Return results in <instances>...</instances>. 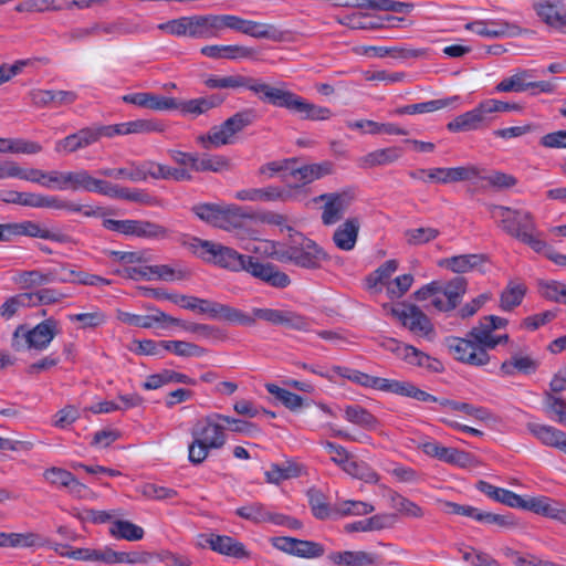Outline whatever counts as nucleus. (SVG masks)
<instances>
[{
  "instance_id": "obj_40",
  "label": "nucleus",
  "mask_w": 566,
  "mask_h": 566,
  "mask_svg": "<svg viewBox=\"0 0 566 566\" xmlns=\"http://www.w3.org/2000/svg\"><path fill=\"white\" fill-rule=\"evenodd\" d=\"M201 54L210 59H244L253 54V50L242 45H206Z\"/></svg>"
},
{
  "instance_id": "obj_41",
  "label": "nucleus",
  "mask_w": 566,
  "mask_h": 566,
  "mask_svg": "<svg viewBox=\"0 0 566 566\" xmlns=\"http://www.w3.org/2000/svg\"><path fill=\"white\" fill-rule=\"evenodd\" d=\"M171 325H177L184 331L196 334L201 339H224L226 334L219 327L209 324L186 322L171 316Z\"/></svg>"
},
{
  "instance_id": "obj_10",
  "label": "nucleus",
  "mask_w": 566,
  "mask_h": 566,
  "mask_svg": "<svg viewBox=\"0 0 566 566\" xmlns=\"http://www.w3.org/2000/svg\"><path fill=\"white\" fill-rule=\"evenodd\" d=\"M416 391L421 396L411 397L418 401L422 402H434L438 403L441 408L450 409L453 411H460L474 418L478 421L485 423H495L497 422V417L488 408L482 406H474L468 402L451 400L448 398H438L416 386Z\"/></svg>"
},
{
  "instance_id": "obj_28",
  "label": "nucleus",
  "mask_w": 566,
  "mask_h": 566,
  "mask_svg": "<svg viewBox=\"0 0 566 566\" xmlns=\"http://www.w3.org/2000/svg\"><path fill=\"white\" fill-rule=\"evenodd\" d=\"M465 29L480 36L490 39L511 34V25L501 20H475L467 23Z\"/></svg>"
},
{
  "instance_id": "obj_64",
  "label": "nucleus",
  "mask_w": 566,
  "mask_h": 566,
  "mask_svg": "<svg viewBox=\"0 0 566 566\" xmlns=\"http://www.w3.org/2000/svg\"><path fill=\"white\" fill-rule=\"evenodd\" d=\"M269 394L273 395L279 401H281L287 409L295 411L303 406V398L292 391L279 387L274 384H268L265 386Z\"/></svg>"
},
{
  "instance_id": "obj_55",
  "label": "nucleus",
  "mask_w": 566,
  "mask_h": 566,
  "mask_svg": "<svg viewBox=\"0 0 566 566\" xmlns=\"http://www.w3.org/2000/svg\"><path fill=\"white\" fill-rule=\"evenodd\" d=\"M53 210H64L69 212L82 213L84 217H99L103 216V209L101 207H93L88 205H80L70 200L62 199L59 196H54Z\"/></svg>"
},
{
  "instance_id": "obj_46",
  "label": "nucleus",
  "mask_w": 566,
  "mask_h": 566,
  "mask_svg": "<svg viewBox=\"0 0 566 566\" xmlns=\"http://www.w3.org/2000/svg\"><path fill=\"white\" fill-rule=\"evenodd\" d=\"M390 506L395 509L400 515L407 517L420 518L424 512L417 503L410 501L396 491L390 490L388 493Z\"/></svg>"
},
{
  "instance_id": "obj_20",
  "label": "nucleus",
  "mask_w": 566,
  "mask_h": 566,
  "mask_svg": "<svg viewBox=\"0 0 566 566\" xmlns=\"http://www.w3.org/2000/svg\"><path fill=\"white\" fill-rule=\"evenodd\" d=\"M534 9L546 24L557 29L566 25V9L562 0H539Z\"/></svg>"
},
{
  "instance_id": "obj_33",
  "label": "nucleus",
  "mask_w": 566,
  "mask_h": 566,
  "mask_svg": "<svg viewBox=\"0 0 566 566\" xmlns=\"http://www.w3.org/2000/svg\"><path fill=\"white\" fill-rule=\"evenodd\" d=\"M476 489L490 499L510 507L520 509V505H523V497L521 495L510 490L497 488L486 481H479Z\"/></svg>"
},
{
  "instance_id": "obj_16",
  "label": "nucleus",
  "mask_w": 566,
  "mask_h": 566,
  "mask_svg": "<svg viewBox=\"0 0 566 566\" xmlns=\"http://www.w3.org/2000/svg\"><path fill=\"white\" fill-rule=\"evenodd\" d=\"M392 314L415 335L429 337L434 331L429 317L416 305H409L403 310L394 308Z\"/></svg>"
},
{
  "instance_id": "obj_60",
  "label": "nucleus",
  "mask_w": 566,
  "mask_h": 566,
  "mask_svg": "<svg viewBox=\"0 0 566 566\" xmlns=\"http://www.w3.org/2000/svg\"><path fill=\"white\" fill-rule=\"evenodd\" d=\"M531 76L528 71L518 72L510 77L502 80L494 91L497 93L503 92H525L530 88L527 78Z\"/></svg>"
},
{
  "instance_id": "obj_37",
  "label": "nucleus",
  "mask_w": 566,
  "mask_h": 566,
  "mask_svg": "<svg viewBox=\"0 0 566 566\" xmlns=\"http://www.w3.org/2000/svg\"><path fill=\"white\" fill-rule=\"evenodd\" d=\"M526 429L543 444L556 449L559 448L562 440L565 438L564 431L548 424L527 422Z\"/></svg>"
},
{
  "instance_id": "obj_24",
  "label": "nucleus",
  "mask_w": 566,
  "mask_h": 566,
  "mask_svg": "<svg viewBox=\"0 0 566 566\" xmlns=\"http://www.w3.org/2000/svg\"><path fill=\"white\" fill-rule=\"evenodd\" d=\"M402 353L399 357L402 358L407 364L423 368L431 373H441L443 370L442 363L421 352L412 345H403L401 347Z\"/></svg>"
},
{
  "instance_id": "obj_51",
  "label": "nucleus",
  "mask_w": 566,
  "mask_h": 566,
  "mask_svg": "<svg viewBox=\"0 0 566 566\" xmlns=\"http://www.w3.org/2000/svg\"><path fill=\"white\" fill-rule=\"evenodd\" d=\"M229 168V161L226 157L220 155H199L197 153L196 160L193 163L195 171H212L221 172Z\"/></svg>"
},
{
  "instance_id": "obj_62",
  "label": "nucleus",
  "mask_w": 566,
  "mask_h": 566,
  "mask_svg": "<svg viewBox=\"0 0 566 566\" xmlns=\"http://www.w3.org/2000/svg\"><path fill=\"white\" fill-rule=\"evenodd\" d=\"M403 235L409 245H422L436 240L440 231L432 227H420L406 230Z\"/></svg>"
},
{
  "instance_id": "obj_12",
  "label": "nucleus",
  "mask_w": 566,
  "mask_h": 566,
  "mask_svg": "<svg viewBox=\"0 0 566 566\" xmlns=\"http://www.w3.org/2000/svg\"><path fill=\"white\" fill-rule=\"evenodd\" d=\"M193 304L195 307L191 311L200 314H207L211 318H222L230 323H237L240 325H250L253 323L252 318H250L247 313L230 305L197 296H195Z\"/></svg>"
},
{
  "instance_id": "obj_39",
  "label": "nucleus",
  "mask_w": 566,
  "mask_h": 566,
  "mask_svg": "<svg viewBox=\"0 0 566 566\" xmlns=\"http://www.w3.org/2000/svg\"><path fill=\"white\" fill-rule=\"evenodd\" d=\"M459 96H451L448 98L432 99L428 102L409 104L401 107H398L394 111L396 115H415V114H424L432 113L439 111L441 108L448 107L451 104L459 101Z\"/></svg>"
},
{
  "instance_id": "obj_34",
  "label": "nucleus",
  "mask_w": 566,
  "mask_h": 566,
  "mask_svg": "<svg viewBox=\"0 0 566 566\" xmlns=\"http://www.w3.org/2000/svg\"><path fill=\"white\" fill-rule=\"evenodd\" d=\"M235 198L242 201H284L287 199V193L280 187L269 186L240 190Z\"/></svg>"
},
{
  "instance_id": "obj_6",
  "label": "nucleus",
  "mask_w": 566,
  "mask_h": 566,
  "mask_svg": "<svg viewBox=\"0 0 566 566\" xmlns=\"http://www.w3.org/2000/svg\"><path fill=\"white\" fill-rule=\"evenodd\" d=\"M266 103L286 108L306 120H327L332 117L329 108L310 103L302 96L281 87L271 86Z\"/></svg>"
},
{
  "instance_id": "obj_1",
  "label": "nucleus",
  "mask_w": 566,
  "mask_h": 566,
  "mask_svg": "<svg viewBox=\"0 0 566 566\" xmlns=\"http://www.w3.org/2000/svg\"><path fill=\"white\" fill-rule=\"evenodd\" d=\"M189 245L205 262L221 269L231 272H248L253 277L276 289H284L291 283L289 275L280 271L276 265L261 263L256 258L241 254L230 247L209 240H202L197 237L190 238Z\"/></svg>"
},
{
  "instance_id": "obj_44",
  "label": "nucleus",
  "mask_w": 566,
  "mask_h": 566,
  "mask_svg": "<svg viewBox=\"0 0 566 566\" xmlns=\"http://www.w3.org/2000/svg\"><path fill=\"white\" fill-rule=\"evenodd\" d=\"M403 151L399 147H388L374 150L360 159V166L364 168H371L376 166H384L397 161Z\"/></svg>"
},
{
  "instance_id": "obj_58",
  "label": "nucleus",
  "mask_w": 566,
  "mask_h": 566,
  "mask_svg": "<svg viewBox=\"0 0 566 566\" xmlns=\"http://www.w3.org/2000/svg\"><path fill=\"white\" fill-rule=\"evenodd\" d=\"M166 352L182 358L202 357L207 354L206 348L186 340H167Z\"/></svg>"
},
{
  "instance_id": "obj_18",
  "label": "nucleus",
  "mask_w": 566,
  "mask_h": 566,
  "mask_svg": "<svg viewBox=\"0 0 566 566\" xmlns=\"http://www.w3.org/2000/svg\"><path fill=\"white\" fill-rule=\"evenodd\" d=\"M359 230V218L349 217L335 229L332 241L338 250L345 252L352 251L356 247Z\"/></svg>"
},
{
  "instance_id": "obj_43",
  "label": "nucleus",
  "mask_w": 566,
  "mask_h": 566,
  "mask_svg": "<svg viewBox=\"0 0 566 566\" xmlns=\"http://www.w3.org/2000/svg\"><path fill=\"white\" fill-rule=\"evenodd\" d=\"M234 134L224 122L221 125L210 128L207 135L198 137V142L205 149L219 148L233 143Z\"/></svg>"
},
{
  "instance_id": "obj_11",
  "label": "nucleus",
  "mask_w": 566,
  "mask_h": 566,
  "mask_svg": "<svg viewBox=\"0 0 566 566\" xmlns=\"http://www.w3.org/2000/svg\"><path fill=\"white\" fill-rule=\"evenodd\" d=\"M205 84L209 88H247L258 95L264 103H266L268 95L271 90V85L263 83L260 80L240 74L222 77L210 76L205 81Z\"/></svg>"
},
{
  "instance_id": "obj_27",
  "label": "nucleus",
  "mask_w": 566,
  "mask_h": 566,
  "mask_svg": "<svg viewBox=\"0 0 566 566\" xmlns=\"http://www.w3.org/2000/svg\"><path fill=\"white\" fill-rule=\"evenodd\" d=\"M335 166L329 160L317 164L304 165L300 168L292 169L291 176L302 185H307L314 180L321 179L334 172Z\"/></svg>"
},
{
  "instance_id": "obj_8",
  "label": "nucleus",
  "mask_w": 566,
  "mask_h": 566,
  "mask_svg": "<svg viewBox=\"0 0 566 566\" xmlns=\"http://www.w3.org/2000/svg\"><path fill=\"white\" fill-rule=\"evenodd\" d=\"M210 25L211 14H195L169 20L158 24L157 28L175 36L209 39L212 38Z\"/></svg>"
},
{
  "instance_id": "obj_63",
  "label": "nucleus",
  "mask_w": 566,
  "mask_h": 566,
  "mask_svg": "<svg viewBox=\"0 0 566 566\" xmlns=\"http://www.w3.org/2000/svg\"><path fill=\"white\" fill-rule=\"evenodd\" d=\"M538 286L544 298L566 305V283L549 280L539 282Z\"/></svg>"
},
{
  "instance_id": "obj_17",
  "label": "nucleus",
  "mask_w": 566,
  "mask_h": 566,
  "mask_svg": "<svg viewBox=\"0 0 566 566\" xmlns=\"http://www.w3.org/2000/svg\"><path fill=\"white\" fill-rule=\"evenodd\" d=\"M491 117L488 116L483 102H480L473 109L468 111L447 125L452 133L478 130L489 126Z\"/></svg>"
},
{
  "instance_id": "obj_21",
  "label": "nucleus",
  "mask_w": 566,
  "mask_h": 566,
  "mask_svg": "<svg viewBox=\"0 0 566 566\" xmlns=\"http://www.w3.org/2000/svg\"><path fill=\"white\" fill-rule=\"evenodd\" d=\"M0 199L6 203L20 205L31 208L52 209L54 196L10 190L4 192Z\"/></svg>"
},
{
  "instance_id": "obj_3",
  "label": "nucleus",
  "mask_w": 566,
  "mask_h": 566,
  "mask_svg": "<svg viewBox=\"0 0 566 566\" xmlns=\"http://www.w3.org/2000/svg\"><path fill=\"white\" fill-rule=\"evenodd\" d=\"M493 211L497 212L500 226L504 232L527 244L537 253L545 251L547 243L532 212L505 206H493Z\"/></svg>"
},
{
  "instance_id": "obj_45",
  "label": "nucleus",
  "mask_w": 566,
  "mask_h": 566,
  "mask_svg": "<svg viewBox=\"0 0 566 566\" xmlns=\"http://www.w3.org/2000/svg\"><path fill=\"white\" fill-rule=\"evenodd\" d=\"M109 535L116 539H125L129 542L140 541L145 532L143 527L126 520H115L109 526Z\"/></svg>"
},
{
  "instance_id": "obj_59",
  "label": "nucleus",
  "mask_w": 566,
  "mask_h": 566,
  "mask_svg": "<svg viewBox=\"0 0 566 566\" xmlns=\"http://www.w3.org/2000/svg\"><path fill=\"white\" fill-rule=\"evenodd\" d=\"M136 237L151 240H164L169 237V230L164 226L149 220H136Z\"/></svg>"
},
{
  "instance_id": "obj_14",
  "label": "nucleus",
  "mask_w": 566,
  "mask_h": 566,
  "mask_svg": "<svg viewBox=\"0 0 566 566\" xmlns=\"http://www.w3.org/2000/svg\"><path fill=\"white\" fill-rule=\"evenodd\" d=\"M216 415L199 420L193 426L191 436L212 449H221L226 444L227 438L224 427L218 422L221 420Z\"/></svg>"
},
{
  "instance_id": "obj_22",
  "label": "nucleus",
  "mask_w": 566,
  "mask_h": 566,
  "mask_svg": "<svg viewBox=\"0 0 566 566\" xmlns=\"http://www.w3.org/2000/svg\"><path fill=\"white\" fill-rule=\"evenodd\" d=\"M538 366L539 361L531 355L516 353L501 364L500 373L507 377H513L516 374L531 375L538 369Z\"/></svg>"
},
{
  "instance_id": "obj_2",
  "label": "nucleus",
  "mask_w": 566,
  "mask_h": 566,
  "mask_svg": "<svg viewBox=\"0 0 566 566\" xmlns=\"http://www.w3.org/2000/svg\"><path fill=\"white\" fill-rule=\"evenodd\" d=\"M491 327L489 316H484L471 328L467 338L447 337L446 346L454 359L471 366H484L490 361L488 345L494 336Z\"/></svg>"
},
{
  "instance_id": "obj_47",
  "label": "nucleus",
  "mask_w": 566,
  "mask_h": 566,
  "mask_svg": "<svg viewBox=\"0 0 566 566\" xmlns=\"http://www.w3.org/2000/svg\"><path fill=\"white\" fill-rule=\"evenodd\" d=\"M122 134H149V133H163L166 129V125L161 120L157 119H135L126 123H120Z\"/></svg>"
},
{
  "instance_id": "obj_26",
  "label": "nucleus",
  "mask_w": 566,
  "mask_h": 566,
  "mask_svg": "<svg viewBox=\"0 0 566 566\" xmlns=\"http://www.w3.org/2000/svg\"><path fill=\"white\" fill-rule=\"evenodd\" d=\"M191 211L203 222L213 227L226 229L230 209H224L217 203H198L191 208Z\"/></svg>"
},
{
  "instance_id": "obj_29",
  "label": "nucleus",
  "mask_w": 566,
  "mask_h": 566,
  "mask_svg": "<svg viewBox=\"0 0 566 566\" xmlns=\"http://www.w3.org/2000/svg\"><path fill=\"white\" fill-rule=\"evenodd\" d=\"M43 478L51 485L67 488L73 494H81L85 489V485L82 484L70 471L62 468L52 467L46 469L43 472Z\"/></svg>"
},
{
  "instance_id": "obj_19",
  "label": "nucleus",
  "mask_w": 566,
  "mask_h": 566,
  "mask_svg": "<svg viewBox=\"0 0 566 566\" xmlns=\"http://www.w3.org/2000/svg\"><path fill=\"white\" fill-rule=\"evenodd\" d=\"M19 237H29L43 240H50L57 243H72L73 239L61 231H53L42 227L39 222L32 220H23L17 222Z\"/></svg>"
},
{
  "instance_id": "obj_23",
  "label": "nucleus",
  "mask_w": 566,
  "mask_h": 566,
  "mask_svg": "<svg viewBox=\"0 0 566 566\" xmlns=\"http://www.w3.org/2000/svg\"><path fill=\"white\" fill-rule=\"evenodd\" d=\"M223 103V98L219 95H210L199 98H192L188 101H178L176 109L184 116L198 117L206 114L208 111L220 106Z\"/></svg>"
},
{
  "instance_id": "obj_61",
  "label": "nucleus",
  "mask_w": 566,
  "mask_h": 566,
  "mask_svg": "<svg viewBox=\"0 0 566 566\" xmlns=\"http://www.w3.org/2000/svg\"><path fill=\"white\" fill-rule=\"evenodd\" d=\"M235 514L243 520L253 523H264L270 521L271 512H269L262 503L252 502L235 510Z\"/></svg>"
},
{
  "instance_id": "obj_4",
  "label": "nucleus",
  "mask_w": 566,
  "mask_h": 566,
  "mask_svg": "<svg viewBox=\"0 0 566 566\" xmlns=\"http://www.w3.org/2000/svg\"><path fill=\"white\" fill-rule=\"evenodd\" d=\"M272 255L279 262H290L304 269H317L322 261L328 259V254L318 244L303 234L293 238L290 245L274 247Z\"/></svg>"
},
{
  "instance_id": "obj_54",
  "label": "nucleus",
  "mask_w": 566,
  "mask_h": 566,
  "mask_svg": "<svg viewBox=\"0 0 566 566\" xmlns=\"http://www.w3.org/2000/svg\"><path fill=\"white\" fill-rule=\"evenodd\" d=\"M557 503L558 501L551 497L537 496L528 500L523 499V505H520V509H525L545 517L553 518Z\"/></svg>"
},
{
  "instance_id": "obj_31",
  "label": "nucleus",
  "mask_w": 566,
  "mask_h": 566,
  "mask_svg": "<svg viewBox=\"0 0 566 566\" xmlns=\"http://www.w3.org/2000/svg\"><path fill=\"white\" fill-rule=\"evenodd\" d=\"M327 558L336 566H373L376 564V556L364 551L332 552Z\"/></svg>"
},
{
  "instance_id": "obj_38",
  "label": "nucleus",
  "mask_w": 566,
  "mask_h": 566,
  "mask_svg": "<svg viewBox=\"0 0 566 566\" xmlns=\"http://www.w3.org/2000/svg\"><path fill=\"white\" fill-rule=\"evenodd\" d=\"M44 544V539L35 533L0 532V547L29 548L43 546Z\"/></svg>"
},
{
  "instance_id": "obj_9",
  "label": "nucleus",
  "mask_w": 566,
  "mask_h": 566,
  "mask_svg": "<svg viewBox=\"0 0 566 566\" xmlns=\"http://www.w3.org/2000/svg\"><path fill=\"white\" fill-rule=\"evenodd\" d=\"M355 200V192L350 189L326 192L314 198L315 202H324L322 207L321 220L326 227L339 222L348 208Z\"/></svg>"
},
{
  "instance_id": "obj_42",
  "label": "nucleus",
  "mask_w": 566,
  "mask_h": 566,
  "mask_svg": "<svg viewBox=\"0 0 566 566\" xmlns=\"http://www.w3.org/2000/svg\"><path fill=\"white\" fill-rule=\"evenodd\" d=\"M234 134L224 122L221 125L210 128L207 135L198 137V142L205 149L219 148L233 143Z\"/></svg>"
},
{
  "instance_id": "obj_50",
  "label": "nucleus",
  "mask_w": 566,
  "mask_h": 566,
  "mask_svg": "<svg viewBox=\"0 0 566 566\" xmlns=\"http://www.w3.org/2000/svg\"><path fill=\"white\" fill-rule=\"evenodd\" d=\"M543 403L548 418L566 427V401L551 392H545Z\"/></svg>"
},
{
  "instance_id": "obj_13",
  "label": "nucleus",
  "mask_w": 566,
  "mask_h": 566,
  "mask_svg": "<svg viewBox=\"0 0 566 566\" xmlns=\"http://www.w3.org/2000/svg\"><path fill=\"white\" fill-rule=\"evenodd\" d=\"M272 544L276 549L301 558H318L325 553V548L321 543L295 537H274Z\"/></svg>"
},
{
  "instance_id": "obj_36",
  "label": "nucleus",
  "mask_w": 566,
  "mask_h": 566,
  "mask_svg": "<svg viewBox=\"0 0 566 566\" xmlns=\"http://www.w3.org/2000/svg\"><path fill=\"white\" fill-rule=\"evenodd\" d=\"M344 418L365 430L373 431L378 429L379 420L366 408L360 405H348L344 408Z\"/></svg>"
},
{
  "instance_id": "obj_48",
  "label": "nucleus",
  "mask_w": 566,
  "mask_h": 566,
  "mask_svg": "<svg viewBox=\"0 0 566 566\" xmlns=\"http://www.w3.org/2000/svg\"><path fill=\"white\" fill-rule=\"evenodd\" d=\"M97 174L114 179H128L130 181H145V163L136 166L132 164L129 168H102Z\"/></svg>"
},
{
  "instance_id": "obj_15",
  "label": "nucleus",
  "mask_w": 566,
  "mask_h": 566,
  "mask_svg": "<svg viewBox=\"0 0 566 566\" xmlns=\"http://www.w3.org/2000/svg\"><path fill=\"white\" fill-rule=\"evenodd\" d=\"M201 538L203 539L205 545L220 555L237 559H245L250 557V552L247 549L245 545L234 537L209 533L201 535Z\"/></svg>"
},
{
  "instance_id": "obj_35",
  "label": "nucleus",
  "mask_w": 566,
  "mask_h": 566,
  "mask_svg": "<svg viewBox=\"0 0 566 566\" xmlns=\"http://www.w3.org/2000/svg\"><path fill=\"white\" fill-rule=\"evenodd\" d=\"M171 382L193 385L195 380L186 374L170 369H164L158 374L148 376L146 381L143 384V388L146 390H155L163 387L164 385Z\"/></svg>"
},
{
  "instance_id": "obj_32",
  "label": "nucleus",
  "mask_w": 566,
  "mask_h": 566,
  "mask_svg": "<svg viewBox=\"0 0 566 566\" xmlns=\"http://www.w3.org/2000/svg\"><path fill=\"white\" fill-rule=\"evenodd\" d=\"M147 177L175 181H189L191 175L184 168H174L155 161L145 163V180Z\"/></svg>"
},
{
  "instance_id": "obj_52",
  "label": "nucleus",
  "mask_w": 566,
  "mask_h": 566,
  "mask_svg": "<svg viewBox=\"0 0 566 566\" xmlns=\"http://www.w3.org/2000/svg\"><path fill=\"white\" fill-rule=\"evenodd\" d=\"M301 468L296 463L286 462L283 464L272 463L270 470L265 472L266 482L279 484L284 480L297 478Z\"/></svg>"
},
{
  "instance_id": "obj_56",
  "label": "nucleus",
  "mask_w": 566,
  "mask_h": 566,
  "mask_svg": "<svg viewBox=\"0 0 566 566\" xmlns=\"http://www.w3.org/2000/svg\"><path fill=\"white\" fill-rule=\"evenodd\" d=\"M526 287L524 284L509 283V285L501 293L500 306L503 311H512L518 306L525 295Z\"/></svg>"
},
{
  "instance_id": "obj_57",
  "label": "nucleus",
  "mask_w": 566,
  "mask_h": 566,
  "mask_svg": "<svg viewBox=\"0 0 566 566\" xmlns=\"http://www.w3.org/2000/svg\"><path fill=\"white\" fill-rule=\"evenodd\" d=\"M468 287V281L462 276H457L449 281L444 286L441 285V291L449 302V307H457L465 294Z\"/></svg>"
},
{
  "instance_id": "obj_5",
  "label": "nucleus",
  "mask_w": 566,
  "mask_h": 566,
  "mask_svg": "<svg viewBox=\"0 0 566 566\" xmlns=\"http://www.w3.org/2000/svg\"><path fill=\"white\" fill-rule=\"evenodd\" d=\"M333 370L339 377L345 378L364 388L391 392L409 398L416 397L417 395L421 396L416 391V385L410 381H400L396 379L376 377L345 366H334Z\"/></svg>"
},
{
  "instance_id": "obj_30",
  "label": "nucleus",
  "mask_w": 566,
  "mask_h": 566,
  "mask_svg": "<svg viewBox=\"0 0 566 566\" xmlns=\"http://www.w3.org/2000/svg\"><path fill=\"white\" fill-rule=\"evenodd\" d=\"M485 263L483 254H460L444 258L438 262V265L450 270L453 273H467Z\"/></svg>"
},
{
  "instance_id": "obj_53",
  "label": "nucleus",
  "mask_w": 566,
  "mask_h": 566,
  "mask_svg": "<svg viewBox=\"0 0 566 566\" xmlns=\"http://www.w3.org/2000/svg\"><path fill=\"white\" fill-rule=\"evenodd\" d=\"M343 470L353 478L366 483L376 484L379 481L378 473L364 461H357L350 458Z\"/></svg>"
},
{
  "instance_id": "obj_49",
  "label": "nucleus",
  "mask_w": 566,
  "mask_h": 566,
  "mask_svg": "<svg viewBox=\"0 0 566 566\" xmlns=\"http://www.w3.org/2000/svg\"><path fill=\"white\" fill-rule=\"evenodd\" d=\"M67 190L94 192L97 178L93 177L87 170L78 169L66 171Z\"/></svg>"
},
{
  "instance_id": "obj_25",
  "label": "nucleus",
  "mask_w": 566,
  "mask_h": 566,
  "mask_svg": "<svg viewBox=\"0 0 566 566\" xmlns=\"http://www.w3.org/2000/svg\"><path fill=\"white\" fill-rule=\"evenodd\" d=\"M117 318L122 323L142 328H151L155 326V324L165 325L171 323V316L160 310H154V313L150 315H138L129 312L118 311Z\"/></svg>"
},
{
  "instance_id": "obj_7",
  "label": "nucleus",
  "mask_w": 566,
  "mask_h": 566,
  "mask_svg": "<svg viewBox=\"0 0 566 566\" xmlns=\"http://www.w3.org/2000/svg\"><path fill=\"white\" fill-rule=\"evenodd\" d=\"M57 333V322L52 317L39 323L32 329L19 325L13 332L11 347L17 352L24 349L44 350Z\"/></svg>"
}]
</instances>
